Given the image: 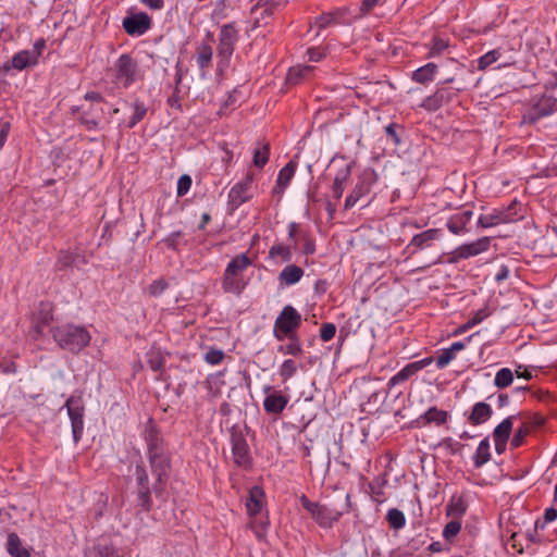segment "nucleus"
Masks as SVG:
<instances>
[{
    "label": "nucleus",
    "instance_id": "f257e3e1",
    "mask_svg": "<svg viewBox=\"0 0 557 557\" xmlns=\"http://www.w3.org/2000/svg\"><path fill=\"white\" fill-rule=\"evenodd\" d=\"M52 337L62 349L77 354L89 345V332L79 325L63 324L51 330Z\"/></svg>",
    "mask_w": 557,
    "mask_h": 557
},
{
    "label": "nucleus",
    "instance_id": "f03ea898",
    "mask_svg": "<svg viewBox=\"0 0 557 557\" xmlns=\"http://www.w3.org/2000/svg\"><path fill=\"white\" fill-rule=\"evenodd\" d=\"M250 264L251 260L245 252L234 257L227 263L222 278V288L225 293L234 295L243 293L247 285L244 280V272Z\"/></svg>",
    "mask_w": 557,
    "mask_h": 557
},
{
    "label": "nucleus",
    "instance_id": "7ed1b4c3",
    "mask_svg": "<svg viewBox=\"0 0 557 557\" xmlns=\"http://www.w3.org/2000/svg\"><path fill=\"white\" fill-rule=\"evenodd\" d=\"M301 324V314L290 305L285 306L274 322L273 334L277 341L295 335Z\"/></svg>",
    "mask_w": 557,
    "mask_h": 557
},
{
    "label": "nucleus",
    "instance_id": "20e7f679",
    "mask_svg": "<svg viewBox=\"0 0 557 557\" xmlns=\"http://www.w3.org/2000/svg\"><path fill=\"white\" fill-rule=\"evenodd\" d=\"M302 507L311 515V518L321 527L330 529L337 522L343 511L309 500L305 495L301 497Z\"/></svg>",
    "mask_w": 557,
    "mask_h": 557
},
{
    "label": "nucleus",
    "instance_id": "39448f33",
    "mask_svg": "<svg viewBox=\"0 0 557 557\" xmlns=\"http://www.w3.org/2000/svg\"><path fill=\"white\" fill-rule=\"evenodd\" d=\"M518 205V201L513 200L508 207L495 208L490 213L481 214L478 219V225L482 228H490L518 221L522 218L517 211Z\"/></svg>",
    "mask_w": 557,
    "mask_h": 557
},
{
    "label": "nucleus",
    "instance_id": "423d86ee",
    "mask_svg": "<svg viewBox=\"0 0 557 557\" xmlns=\"http://www.w3.org/2000/svg\"><path fill=\"white\" fill-rule=\"evenodd\" d=\"M115 83L123 87L128 88L133 85L138 77V64L133 57L123 53L119 57L115 64Z\"/></svg>",
    "mask_w": 557,
    "mask_h": 557
},
{
    "label": "nucleus",
    "instance_id": "0eeeda50",
    "mask_svg": "<svg viewBox=\"0 0 557 557\" xmlns=\"http://www.w3.org/2000/svg\"><path fill=\"white\" fill-rule=\"evenodd\" d=\"M238 41V30L234 23H227L221 27L219 35L218 58L220 64L227 65Z\"/></svg>",
    "mask_w": 557,
    "mask_h": 557
},
{
    "label": "nucleus",
    "instance_id": "6e6552de",
    "mask_svg": "<svg viewBox=\"0 0 557 557\" xmlns=\"http://www.w3.org/2000/svg\"><path fill=\"white\" fill-rule=\"evenodd\" d=\"M490 237H481L472 243L463 244L448 255V262L455 263L462 259H469L486 251L490 247Z\"/></svg>",
    "mask_w": 557,
    "mask_h": 557
},
{
    "label": "nucleus",
    "instance_id": "1a4fd4ad",
    "mask_svg": "<svg viewBox=\"0 0 557 557\" xmlns=\"http://www.w3.org/2000/svg\"><path fill=\"white\" fill-rule=\"evenodd\" d=\"M64 407L67 410L71 420L72 434L74 442L77 443L84 431V406L79 398L71 396L66 399Z\"/></svg>",
    "mask_w": 557,
    "mask_h": 557
},
{
    "label": "nucleus",
    "instance_id": "9d476101",
    "mask_svg": "<svg viewBox=\"0 0 557 557\" xmlns=\"http://www.w3.org/2000/svg\"><path fill=\"white\" fill-rule=\"evenodd\" d=\"M151 17L145 12L129 13L122 22L125 33L132 37L143 36L151 28Z\"/></svg>",
    "mask_w": 557,
    "mask_h": 557
},
{
    "label": "nucleus",
    "instance_id": "9b49d317",
    "mask_svg": "<svg viewBox=\"0 0 557 557\" xmlns=\"http://www.w3.org/2000/svg\"><path fill=\"white\" fill-rule=\"evenodd\" d=\"M232 454L234 462L243 468L251 466V457L248 443L240 432H233L231 435Z\"/></svg>",
    "mask_w": 557,
    "mask_h": 557
},
{
    "label": "nucleus",
    "instance_id": "f8f14e48",
    "mask_svg": "<svg viewBox=\"0 0 557 557\" xmlns=\"http://www.w3.org/2000/svg\"><path fill=\"white\" fill-rule=\"evenodd\" d=\"M253 174L247 173L246 176L237 182L228 193L230 203L239 207L251 198V187L253 183Z\"/></svg>",
    "mask_w": 557,
    "mask_h": 557
},
{
    "label": "nucleus",
    "instance_id": "ddd939ff",
    "mask_svg": "<svg viewBox=\"0 0 557 557\" xmlns=\"http://www.w3.org/2000/svg\"><path fill=\"white\" fill-rule=\"evenodd\" d=\"M263 392L267 397L263 400V409L268 414H280L287 406L289 398L281 391H275L271 385H265Z\"/></svg>",
    "mask_w": 557,
    "mask_h": 557
},
{
    "label": "nucleus",
    "instance_id": "4468645a",
    "mask_svg": "<svg viewBox=\"0 0 557 557\" xmlns=\"http://www.w3.org/2000/svg\"><path fill=\"white\" fill-rule=\"evenodd\" d=\"M278 8L275 0H260L251 8V16L253 18V27H261L269 24V20Z\"/></svg>",
    "mask_w": 557,
    "mask_h": 557
},
{
    "label": "nucleus",
    "instance_id": "2eb2a0df",
    "mask_svg": "<svg viewBox=\"0 0 557 557\" xmlns=\"http://www.w3.org/2000/svg\"><path fill=\"white\" fill-rule=\"evenodd\" d=\"M433 362L432 357H426L418 361H413L405 366L400 371H398L394 376H392L387 383L388 388H393L399 383H403L409 380L411 376L417 374L419 371L423 370Z\"/></svg>",
    "mask_w": 557,
    "mask_h": 557
},
{
    "label": "nucleus",
    "instance_id": "dca6fc26",
    "mask_svg": "<svg viewBox=\"0 0 557 557\" xmlns=\"http://www.w3.org/2000/svg\"><path fill=\"white\" fill-rule=\"evenodd\" d=\"M557 108V99L553 96L543 95L532 106L528 113L530 122L550 115Z\"/></svg>",
    "mask_w": 557,
    "mask_h": 557
},
{
    "label": "nucleus",
    "instance_id": "f3484780",
    "mask_svg": "<svg viewBox=\"0 0 557 557\" xmlns=\"http://www.w3.org/2000/svg\"><path fill=\"white\" fill-rule=\"evenodd\" d=\"M441 235L442 232L438 228H429L421 232L411 238L410 243L407 245V250L413 255L420 250L430 248L435 240L440 239Z\"/></svg>",
    "mask_w": 557,
    "mask_h": 557
},
{
    "label": "nucleus",
    "instance_id": "a211bd4d",
    "mask_svg": "<svg viewBox=\"0 0 557 557\" xmlns=\"http://www.w3.org/2000/svg\"><path fill=\"white\" fill-rule=\"evenodd\" d=\"M448 417L449 414L446 410H442L433 406L430 407L424 413L419 416L414 423L417 428H425L431 424L441 426L447 422Z\"/></svg>",
    "mask_w": 557,
    "mask_h": 557
},
{
    "label": "nucleus",
    "instance_id": "6ab92c4d",
    "mask_svg": "<svg viewBox=\"0 0 557 557\" xmlns=\"http://www.w3.org/2000/svg\"><path fill=\"white\" fill-rule=\"evenodd\" d=\"M144 438L147 444L148 454L166 450L164 441L151 420L145 425Z\"/></svg>",
    "mask_w": 557,
    "mask_h": 557
},
{
    "label": "nucleus",
    "instance_id": "aec40b11",
    "mask_svg": "<svg viewBox=\"0 0 557 557\" xmlns=\"http://www.w3.org/2000/svg\"><path fill=\"white\" fill-rule=\"evenodd\" d=\"M473 211L463 209L448 218L446 226L454 235H461L467 232V224L471 221Z\"/></svg>",
    "mask_w": 557,
    "mask_h": 557
},
{
    "label": "nucleus",
    "instance_id": "412c9836",
    "mask_svg": "<svg viewBox=\"0 0 557 557\" xmlns=\"http://www.w3.org/2000/svg\"><path fill=\"white\" fill-rule=\"evenodd\" d=\"M149 462L158 482H162L170 468V458L166 450L148 454Z\"/></svg>",
    "mask_w": 557,
    "mask_h": 557
},
{
    "label": "nucleus",
    "instance_id": "4be33fe9",
    "mask_svg": "<svg viewBox=\"0 0 557 557\" xmlns=\"http://www.w3.org/2000/svg\"><path fill=\"white\" fill-rule=\"evenodd\" d=\"M104 115V109L98 106H90V108L83 112L79 122L87 131H96L102 128L101 120Z\"/></svg>",
    "mask_w": 557,
    "mask_h": 557
},
{
    "label": "nucleus",
    "instance_id": "5701e85b",
    "mask_svg": "<svg viewBox=\"0 0 557 557\" xmlns=\"http://www.w3.org/2000/svg\"><path fill=\"white\" fill-rule=\"evenodd\" d=\"M297 163L290 160L284 168L278 172L276 184L273 188V194L277 195L278 198L284 194L285 188L289 185L292 178L295 175Z\"/></svg>",
    "mask_w": 557,
    "mask_h": 557
},
{
    "label": "nucleus",
    "instance_id": "b1692460",
    "mask_svg": "<svg viewBox=\"0 0 557 557\" xmlns=\"http://www.w3.org/2000/svg\"><path fill=\"white\" fill-rule=\"evenodd\" d=\"M492 414V407L484 401H479L472 407L468 420L472 425H480L485 423Z\"/></svg>",
    "mask_w": 557,
    "mask_h": 557
},
{
    "label": "nucleus",
    "instance_id": "393cba45",
    "mask_svg": "<svg viewBox=\"0 0 557 557\" xmlns=\"http://www.w3.org/2000/svg\"><path fill=\"white\" fill-rule=\"evenodd\" d=\"M264 493L261 487L252 486L249 491V496L246 502L247 511L250 516H256L261 512L263 507Z\"/></svg>",
    "mask_w": 557,
    "mask_h": 557
},
{
    "label": "nucleus",
    "instance_id": "a878e982",
    "mask_svg": "<svg viewBox=\"0 0 557 557\" xmlns=\"http://www.w3.org/2000/svg\"><path fill=\"white\" fill-rule=\"evenodd\" d=\"M77 258H81L82 262L84 264L87 263V259L82 252L72 251V250H62L58 255L55 267L59 270H65L67 268H72L73 265H77V263H76Z\"/></svg>",
    "mask_w": 557,
    "mask_h": 557
},
{
    "label": "nucleus",
    "instance_id": "bb28decb",
    "mask_svg": "<svg viewBox=\"0 0 557 557\" xmlns=\"http://www.w3.org/2000/svg\"><path fill=\"white\" fill-rule=\"evenodd\" d=\"M304 276V270L296 264L286 265L278 274V281L286 286L295 285Z\"/></svg>",
    "mask_w": 557,
    "mask_h": 557
},
{
    "label": "nucleus",
    "instance_id": "cd10ccee",
    "mask_svg": "<svg viewBox=\"0 0 557 557\" xmlns=\"http://www.w3.org/2000/svg\"><path fill=\"white\" fill-rule=\"evenodd\" d=\"M516 416H509L504 419L493 431V437L495 443H507L513 426V420Z\"/></svg>",
    "mask_w": 557,
    "mask_h": 557
},
{
    "label": "nucleus",
    "instance_id": "c85d7f7f",
    "mask_svg": "<svg viewBox=\"0 0 557 557\" xmlns=\"http://www.w3.org/2000/svg\"><path fill=\"white\" fill-rule=\"evenodd\" d=\"M213 50L209 45L201 44L197 47L196 63L201 71L202 76L207 73L211 65Z\"/></svg>",
    "mask_w": 557,
    "mask_h": 557
},
{
    "label": "nucleus",
    "instance_id": "c756f323",
    "mask_svg": "<svg viewBox=\"0 0 557 557\" xmlns=\"http://www.w3.org/2000/svg\"><path fill=\"white\" fill-rule=\"evenodd\" d=\"M37 63L38 61L35 59V54H30L28 50H21L16 52L11 60V66L17 71L35 66Z\"/></svg>",
    "mask_w": 557,
    "mask_h": 557
},
{
    "label": "nucleus",
    "instance_id": "7c9ffc66",
    "mask_svg": "<svg viewBox=\"0 0 557 557\" xmlns=\"http://www.w3.org/2000/svg\"><path fill=\"white\" fill-rule=\"evenodd\" d=\"M131 108L133 110L132 116L127 121L122 122L127 128H134L139 122L144 120L148 112L147 106L139 99H136L131 104Z\"/></svg>",
    "mask_w": 557,
    "mask_h": 557
},
{
    "label": "nucleus",
    "instance_id": "2f4dec72",
    "mask_svg": "<svg viewBox=\"0 0 557 557\" xmlns=\"http://www.w3.org/2000/svg\"><path fill=\"white\" fill-rule=\"evenodd\" d=\"M371 183L367 182L366 177H363L354 188V190L347 196L345 200V208H352L360 198L368 195L370 193Z\"/></svg>",
    "mask_w": 557,
    "mask_h": 557
},
{
    "label": "nucleus",
    "instance_id": "473e14b6",
    "mask_svg": "<svg viewBox=\"0 0 557 557\" xmlns=\"http://www.w3.org/2000/svg\"><path fill=\"white\" fill-rule=\"evenodd\" d=\"M350 174L351 171L349 165H346L345 168L337 171L332 186V194L335 199H339L343 196L346 183L348 182Z\"/></svg>",
    "mask_w": 557,
    "mask_h": 557
},
{
    "label": "nucleus",
    "instance_id": "72a5a7b5",
    "mask_svg": "<svg viewBox=\"0 0 557 557\" xmlns=\"http://www.w3.org/2000/svg\"><path fill=\"white\" fill-rule=\"evenodd\" d=\"M7 550L12 557H30V553L22 545L21 539L15 532L9 533Z\"/></svg>",
    "mask_w": 557,
    "mask_h": 557
},
{
    "label": "nucleus",
    "instance_id": "f704fd0d",
    "mask_svg": "<svg viewBox=\"0 0 557 557\" xmlns=\"http://www.w3.org/2000/svg\"><path fill=\"white\" fill-rule=\"evenodd\" d=\"M437 73V65L435 63H428L412 73V79L419 84H428L435 78Z\"/></svg>",
    "mask_w": 557,
    "mask_h": 557
},
{
    "label": "nucleus",
    "instance_id": "c9c22d12",
    "mask_svg": "<svg viewBox=\"0 0 557 557\" xmlns=\"http://www.w3.org/2000/svg\"><path fill=\"white\" fill-rule=\"evenodd\" d=\"M313 71V66L310 65H299L290 67L286 75V83L288 85H297L311 74Z\"/></svg>",
    "mask_w": 557,
    "mask_h": 557
},
{
    "label": "nucleus",
    "instance_id": "e433bc0d",
    "mask_svg": "<svg viewBox=\"0 0 557 557\" xmlns=\"http://www.w3.org/2000/svg\"><path fill=\"white\" fill-rule=\"evenodd\" d=\"M491 459L490 453V441L488 438H484L480 442L474 455H473V463L475 468H481Z\"/></svg>",
    "mask_w": 557,
    "mask_h": 557
},
{
    "label": "nucleus",
    "instance_id": "4c0bfd02",
    "mask_svg": "<svg viewBox=\"0 0 557 557\" xmlns=\"http://www.w3.org/2000/svg\"><path fill=\"white\" fill-rule=\"evenodd\" d=\"M270 259H280L282 262H288L293 258L292 250L284 244L273 245L269 250Z\"/></svg>",
    "mask_w": 557,
    "mask_h": 557
},
{
    "label": "nucleus",
    "instance_id": "58836bf2",
    "mask_svg": "<svg viewBox=\"0 0 557 557\" xmlns=\"http://www.w3.org/2000/svg\"><path fill=\"white\" fill-rule=\"evenodd\" d=\"M386 521L392 529L400 530L406 524V517L401 510L392 508L386 513Z\"/></svg>",
    "mask_w": 557,
    "mask_h": 557
},
{
    "label": "nucleus",
    "instance_id": "ea45409f",
    "mask_svg": "<svg viewBox=\"0 0 557 557\" xmlns=\"http://www.w3.org/2000/svg\"><path fill=\"white\" fill-rule=\"evenodd\" d=\"M513 382V372L509 368H502L496 372L494 385L497 388H506Z\"/></svg>",
    "mask_w": 557,
    "mask_h": 557
},
{
    "label": "nucleus",
    "instance_id": "a19ab883",
    "mask_svg": "<svg viewBox=\"0 0 557 557\" xmlns=\"http://www.w3.org/2000/svg\"><path fill=\"white\" fill-rule=\"evenodd\" d=\"M488 315H490V312L485 308L478 310L473 314L472 318H470L463 325H461L457 330L456 334L465 333L469 329H471V327L475 326L476 324L481 323L482 321H484Z\"/></svg>",
    "mask_w": 557,
    "mask_h": 557
},
{
    "label": "nucleus",
    "instance_id": "79ce46f5",
    "mask_svg": "<svg viewBox=\"0 0 557 557\" xmlns=\"http://www.w3.org/2000/svg\"><path fill=\"white\" fill-rule=\"evenodd\" d=\"M344 15L342 10H336L334 12L323 13L317 18V25L320 28H325L333 24H338L339 18Z\"/></svg>",
    "mask_w": 557,
    "mask_h": 557
},
{
    "label": "nucleus",
    "instance_id": "37998d69",
    "mask_svg": "<svg viewBox=\"0 0 557 557\" xmlns=\"http://www.w3.org/2000/svg\"><path fill=\"white\" fill-rule=\"evenodd\" d=\"M298 371V364L293 359H286L280 367L278 374L282 382L292 379Z\"/></svg>",
    "mask_w": 557,
    "mask_h": 557
},
{
    "label": "nucleus",
    "instance_id": "c03bdc74",
    "mask_svg": "<svg viewBox=\"0 0 557 557\" xmlns=\"http://www.w3.org/2000/svg\"><path fill=\"white\" fill-rule=\"evenodd\" d=\"M289 338V343L286 345H282L278 347V351L284 355L299 356L302 352L301 345L296 335L287 336Z\"/></svg>",
    "mask_w": 557,
    "mask_h": 557
},
{
    "label": "nucleus",
    "instance_id": "a18cd8bd",
    "mask_svg": "<svg viewBox=\"0 0 557 557\" xmlns=\"http://www.w3.org/2000/svg\"><path fill=\"white\" fill-rule=\"evenodd\" d=\"M442 106H443V94L442 92H434L433 95L426 97L421 103V108L425 109L426 111H431V112L438 110Z\"/></svg>",
    "mask_w": 557,
    "mask_h": 557
},
{
    "label": "nucleus",
    "instance_id": "49530a36",
    "mask_svg": "<svg viewBox=\"0 0 557 557\" xmlns=\"http://www.w3.org/2000/svg\"><path fill=\"white\" fill-rule=\"evenodd\" d=\"M270 148L268 144L262 147L255 149L253 151V164L255 166L262 169L269 161Z\"/></svg>",
    "mask_w": 557,
    "mask_h": 557
},
{
    "label": "nucleus",
    "instance_id": "de8ad7c7",
    "mask_svg": "<svg viewBox=\"0 0 557 557\" xmlns=\"http://www.w3.org/2000/svg\"><path fill=\"white\" fill-rule=\"evenodd\" d=\"M385 482H381L379 479L373 480L369 483L368 488L372 499L379 504H382L385 499L383 485Z\"/></svg>",
    "mask_w": 557,
    "mask_h": 557
},
{
    "label": "nucleus",
    "instance_id": "09e8293b",
    "mask_svg": "<svg viewBox=\"0 0 557 557\" xmlns=\"http://www.w3.org/2000/svg\"><path fill=\"white\" fill-rule=\"evenodd\" d=\"M502 57V52L499 49H494L485 54L481 55L478 60L479 70H485L491 64L495 63Z\"/></svg>",
    "mask_w": 557,
    "mask_h": 557
},
{
    "label": "nucleus",
    "instance_id": "8fccbe9b",
    "mask_svg": "<svg viewBox=\"0 0 557 557\" xmlns=\"http://www.w3.org/2000/svg\"><path fill=\"white\" fill-rule=\"evenodd\" d=\"M461 530V522L458 520H451L449 521L443 530V537L447 542H453L454 539L458 535V533Z\"/></svg>",
    "mask_w": 557,
    "mask_h": 557
},
{
    "label": "nucleus",
    "instance_id": "3c124183",
    "mask_svg": "<svg viewBox=\"0 0 557 557\" xmlns=\"http://www.w3.org/2000/svg\"><path fill=\"white\" fill-rule=\"evenodd\" d=\"M447 48H448L447 40L440 38V37H434L431 42L428 57L429 58L437 57V55L442 54Z\"/></svg>",
    "mask_w": 557,
    "mask_h": 557
},
{
    "label": "nucleus",
    "instance_id": "603ef678",
    "mask_svg": "<svg viewBox=\"0 0 557 557\" xmlns=\"http://www.w3.org/2000/svg\"><path fill=\"white\" fill-rule=\"evenodd\" d=\"M531 431V428L528 423H523L515 433L513 437L511 438V447L513 448H518L520 447L523 442H524V438L529 435Z\"/></svg>",
    "mask_w": 557,
    "mask_h": 557
},
{
    "label": "nucleus",
    "instance_id": "864d4df0",
    "mask_svg": "<svg viewBox=\"0 0 557 557\" xmlns=\"http://www.w3.org/2000/svg\"><path fill=\"white\" fill-rule=\"evenodd\" d=\"M150 487H139L137 492V505L148 511L151 507Z\"/></svg>",
    "mask_w": 557,
    "mask_h": 557
},
{
    "label": "nucleus",
    "instance_id": "5fc2aeb1",
    "mask_svg": "<svg viewBox=\"0 0 557 557\" xmlns=\"http://www.w3.org/2000/svg\"><path fill=\"white\" fill-rule=\"evenodd\" d=\"M224 356L225 355L222 349L211 348L206 352L205 360L209 364L216 366L223 361Z\"/></svg>",
    "mask_w": 557,
    "mask_h": 557
},
{
    "label": "nucleus",
    "instance_id": "6e6d98bb",
    "mask_svg": "<svg viewBox=\"0 0 557 557\" xmlns=\"http://www.w3.org/2000/svg\"><path fill=\"white\" fill-rule=\"evenodd\" d=\"M135 475L139 487H150L147 471L141 463L136 465Z\"/></svg>",
    "mask_w": 557,
    "mask_h": 557
},
{
    "label": "nucleus",
    "instance_id": "4d7b16f0",
    "mask_svg": "<svg viewBox=\"0 0 557 557\" xmlns=\"http://www.w3.org/2000/svg\"><path fill=\"white\" fill-rule=\"evenodd\" d=\"M191 178L187 174H183L177 181V196L182 197L186 195L191 187Z\"/></svg>",
    "mask_w": 557,
    "mask_h": 557
},
{
    "label": "nucleus",
    "instance_id": "13d9d810",
    "mask_svg": "<svg viewBox=\"0 0 557 557\" xmlns=\"http://www.w3.org/2000/svg\"><path fill=\"white\" fill-rule=\"evenodd\" d=\"M182 236H183V233L181 231H176V232H172L165 239H164V243L165 245L173 249V250H177L180 245H181V239H182Z\"/></svg>",
    "mask_w": 557,
    "mask_h": 557
},
{
    "label": "nucleus",
    "instance_id": "bf43d9fd",
    "mask_svg": "<svg viewBox=\"0 0 557 557\" xmlns=\"http://www.w3.org/2000/svg\"><path fill=\"white\" fill-rule=\"evenodd\" d=\"M336 333V326L333 323H324L320 330V337L323 342L331 341Z\"/></svg>",
    "mask_w": 557,
    "mask_h": 557
},
{
    "label": "nucleus",
    "instance_id": "052dcab7",
    "mask_svg": "<svg viewBox=\"0 0 557 557\" xmlns=\"http://www.w3.org/2000/svg\"><path fill=\"white\" fill-rule=\"evenodd\" d=\"M147 362L149 368L154 372L161 370L164 363L163 358L159 354L154 352L149 355V359Z\"/></svg>",
    "mask_w": 557,
    "mask_h": 557
},
{
    "label": "nucleus",
    "instance_id": "680f3d73",
    "mask_svg": "<svg viewBox=\"0 0 557 557\" xmlns=\"http://www.w3.org/2000/svg\"><path fill=\"white\" fill-rule=\"evenodd\" d=\"M168 288V284L163 280H157L149 286V293L152 296H160Z\"/></svg>",
    "mask_w": 557,
    "mask_h": 557
},
{
    "label": "nucleus",
    "instance_id": "e2e57ef3",
    "mask_svg": "<svg viewBox=\"0 0 557 557\" xmlns=\"http://www.w3.org/2000/svg\"><path fill=\"white\" fill-rule=\"evenodd\" d=\"M455 358L448 349L443 350V352L436 359V367L438 369H444L449 362Z\"/></svg>",
    "mask_w": 557,
    "mask_h": 557
},
{
    "label": "nucleus",
    "instance_id": "0e129e2a",
    "mask_svg": "<svg viewBox=\"0 0 557 557\" xmlns=\"http://www.w3.org/2000/svg\"><path fill=\"white\" fill-rule=\"evenodd\" d=\"M399 127L398 124L396 123H389L386 127H385V133L386 135L393 140V143L396 145V146H399L400 143H401V139L400 137L398 136L396 129Z\"/></svg>",
    "mask_w": 557,
    "mask_h": 557
},
{
    "label": "nucleus",
    "instance_id": "69168bd1",
    "mask_svg": "<svg viewBox=\"0 0 557 557\" xmlns=\"http://www.w3.org/2000/svg\"><path fill=\"white\" fill-rule=\"evenodd\" d=\"M466 511V506L461 499H458L456 503L450 504L447 507L448 515H462Z\"/></svg>",
    "mask_w": 557,
    "mask_h": 557
},
{
    "label": "nucleus",
    "instance_id": "338daca9",
    "mask_svg": "<svg viewBox=\"0 0 557 557\" xmlns=\"http://www.w3.org/2000/svg\"><path fill=\"white\" fill-rule=\"evenodd\" d=\"M46 47V40L44 38H39L35 41L33 49L28 50L30 54H35V59L38 61L44 49Z\"/></svg>",
    "mask_w": 557,
    "mask_h": 557
},
{
    "label": "nucleus",
    "instance_id": "774afa93",
    "mask_svg": "<svg viewBox=\"0 0 557 557\" xmlns=\"http://www.w3.org/2000/svg\"><path fill=\"white\" fill-rule=\"evenodd\" d=\"M302 251L306 255H313L315 251V244L314 240L310 237H304V246Z\"/></svg>",
    "mask_w": 557,
    "mask_h": 557
}]
</instances>
